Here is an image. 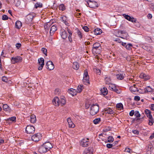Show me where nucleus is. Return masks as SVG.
Segmentation results:
<instances>
[{"label": "nucleus", "mask_w": 154, "mask_h": 154, "mask_svg": "<svg viewBox=\"0 0 154 154\" xmlns=\"http://www.w3.org/2000/svg\"><path fill=\"white\" fill-rule=\"evenodd\" d=\"M67 121L68 123L69 127L70 128H74L75 127V125L72 122L70 118H68L67 119Z\"/></svg>", "instance_id": "obj_24"}, {"label": "nucleus", "mask_w": 154, "mask_h": 154, "mask_svg": "<svg viewBox=\"0 0 154 154\" xmlns=\"http://www.w3.org/2000/svg\"><path fill=\"white\" fill-rule=\"evenodd\" d=\"M66 104V101L64 99H61L59 100V105L61 104V106L64 105Z\"/></svg>", "instance_id": "obj_40"}, {"label": "nucleus", "mask_w": 154, "mask_h": 154, "mask_svg": "<svg viewBox=\"0 0 154 154\" xmlns=\"http://www.w3.org/2000/svg\"><path fill=\"white\" fill-rule=\"evenodd\" d=\"M88 4L87 6L91 8H95L98 7L97 3L94 1H91L90 0H85Z\"/></svg>", "instance_id": "obj_3"}, {"label": "nucleus", "mask_w": 154, "mask_h": 154, "mask_svg": "<svg viewBox=\"0 0 154 154\" xmlns=\"http://www.w3.org/2000/svg\"><path fill=\"white\" fill-rule=\"evenodd\" d=\"M34 14L33 13H30L27 15L26 18L25 22L26 23L31 22L34 17Z\"/></svg>", "instance_id": "obj_6"}, {"label": "nucleus", "mask_w": 154, "mask_h": 154, "mask_svg": "<svg viewBox=\"0 0 154 154\" xmlns=\"http://www.w3.org/2000/svg\"><path fill=\"white\" fill-rule=\"evenodd\" d=\"M82 28L85 32H88L89 31V29L87 26H84L82 27Z\"/></svg>", "instance_id": "obj_54"}, {"label": "nucleus", "mask_w": 154, "mask_h": 154, "mask_svg": "<svg viewBox=\"0 0 154 154\" xmlns=\"http://www.w3.org/2000/svg\"><path fill=\"white\" fill-rule=\"evenodd\" d=\"M2 80L5 82H7L8 81L7 77L5 76H3L2 78Z\"/></svg>", "instance_id": "obj_49"}, {"label": "nucleus", "mask_w": 154, "mask_h": 154, "mask_svg": "<svg viewBox=\"0 0 154 154\" xmlns=\"http://www.w3.org/2000/svg\"><path fill=\"white\" fill-rule=\"evenodd\" d=\"M61 31V32L60 34V35L61 37L63 39H65L67 37V33L66 31L64 29L62 30Z\"/></svg>", "instance_id": "obj_16"}, {"label": "nucleus", "mask_w": 154, "mask_h": 154, "mask_svg": "<svg viewBox=\"0 0 154 154\" xmlns=\"http://www.w3.org/2000/svg\"><path fill=\"white\" fill-rule=\"evenodd\" d=\"M90 109V114L92 116L94 115L98 112L99 107L97 104H93L91 106Z\"/></svg>", "instance_id": "obj_1"}, {"label": "nucleus", "mask_w": 154, "mask_h": 154, "mask_svg": "<svg viewBox=\"0 0 154 154\" xmlns=\"http://www.w3.org/2000/svg\"><path fill=\"white\" fill-rule=\"evenodd\" d=\"M53 104L55 106H58L59 105V100L58 98L57 97H55L52 100Z\"/></svg>", "instance_id": "obj_14"}, {"label": "nucleus", "mask_w": 154, "mask_h": 154, "mask_svg": "<svg viewBox=\"0 0 154 154\" xmlns=\"http://www.w3.org/2000/svg\"><path fill=\"white\" fill-rule=\"evenodd\" d=\"M140 97L138 96H135L134 97V100L135 101H137L140 100Z\"/></svg>", "instance_id": "obj_53"}, {"label": "nucleus", "mask_w": 154, "mask_h": 154, "mask_svg": "<svg viewBox=\"0 0 154 154\" xmlns=\"http://www.w3.org/2000/svg\"><path fill=\"white\" fill-rule=\"evenodd\" d=\"M3 108L5 111H7L8 112H10L11 110L10 107L6 104L3 105Z\"/></svg>", "instance_id": "obj_26"}, {"label": "nucleus", "mask_w": 154, "mask_h": 154, "mask_svg": "<svg viewBox=\"0 0 154 154\" xmlns=\"http://www.w3.org/2000/svg\"><path fill=\"white\" fill-rule=\"evenodd\" d=\"M100 91L101 94L103 95H106L107 94L108 91L107 88H102Z\"/></svg>", "instance_id": "obj_32"}, {"label": "nucleus", "mask_w": 154, "mask_h": 154, "mask_svg": "<svg viewBox=\"0 0 154 154\" xmlns=\"http://www.w3.org/2000/svg\"><path fill=\"white\" fill-rule=\"evenodd\" d=\"M132 46V44L129 43L127 44L125 48L127 49L130 50L131 49Z\"/></svg>", "instance_id": "obj_36"}, {"label": "nucleus", "mask_w": 154, "mask_h": 154, "mask_svg": "<svg viewBox=\"0 0 154 154\" xmlns=\"http://www.w3.org/2000/svg\"><path fill=\"white\" fill-rule=\"evenodd\" d=\"M125 19L131 21L133 23H136L137 20L136 19L134 18L133 17H131L128 15L123 14L122 15Z\"/></svg>", "instance_id": "obj_9"}, {"label": "nucleus", "mask_w": 154, "mask_h": 154, "mask_svg": "<svg viewBox=\"0 0 154 154\" xmlns=\"http://www.w3.org/2000/svg\"><path fill=\"white\" fill-rule=\"evenodd\" d=\"M68 91L72 96L76 95L77 93L76 90L73 88L69 89Z\"/></svg>", "instance_id": "obj_17"}, {"label": "nucleus", "mask_w": 154, "mask_h": 154, "mask_svg": "<svg viewBox=\"0 0 154 154\" xmlns=\"http://www.w3.org/2000/svg\"><path fill=\"white\" fill-rule=\"evenodd\" d=\"M151 108L152 110L154 111V104H151Z\"/></svg>", "instance_id": "obj_64"}, {"label": "nucleus", "mask_w": 154, "mask_h": 154, "mask_svg": "<svg viewBox=\"0 0 154 154\" xmlns=\"http://www.w3.org/2000/svg\"><path fill=\"white\" fill-rule=\"evenodd\" d=\"M140 77L141 78L143 79L147 80L150 79V77L148 75H147L146 74L142 73H141L140 75Z\"/></svg>", "instance_id": "obj_22"}, {"label": "nucleus", "mask_w": 154, "mask_h": 154, "mask_svg": "<svg viewBox=\"0 0 154 154\" xmlns=\"http://www.w3.org/2000/svg\"><path fill=\"white\" fill-rule=\"evenodd\" d=\"M41 51L43 53H44L45 55L46 56H47V50L46 48H42Z\"/></svg>", "instance_id": "obj_47"}, {"label": "nucleus", "mask_w": 154, "mask_h": 154, "mask_svg": "<svg viewBox=\"0 0 154 154\" xmlns=\"http://www.w3.org/2000/svg\"><path fill=\"white\" fill-rule=\"evenodd\" d=\"M149 124L150 125H153L154 122V119L153 118L149 119Z\"/></svg>", "instance_id": "obj_42"}, {"label": "nucleus", "mask_w": 154, "mask_h": 154, "mask_svg": "<svg viewBox=\"0 0 154 154\" xmlns=\"http://www.w3.org/2000/svg\"><path fill=\"white\" fill-rule=\"evenodd\" d=\"M62 19L63 22L65 23V24L67 25V24H68L67 22V20H66V16L63 17H62Z\"/></svg>", "instance_id": "obj_48"}, {"label": "nucleus", "mask_w": 154, "mask_h": 154, "mask_svg": "<svg viewBox=\"0 0 154 154\" xmlns=\"http://www.w3.org/2000/svg\"><path fill=\"white\" fill-rule=\"evenodd\" d=\"M35 6L36 8H37L38 7L41 8L42 6V4L40 3H37L35 4Z\"/></svg>", "instance_id": "obj_41"}, {"label": "nucleus", "mask_w": 154, "mask_h": 154, "mask_svg": "<svg viewBox=\"0 0 154 154\" xmlns=\"http://www.w3.org/2000/svg\"><path fill=\"white\" fill-rule=\"evenodd\" d=\"M67 31L69 34V35H72V33L70 29H68Z\"/></svg>", "instance_id": "obj_61"}, {"label": "nucleus", "mask_w": 154, "mask_h": 154, "mask_svg": "<svg viewBox=\"0 0 154 154\" xmlns=\"http://www.w3.org/2000/svg\"><path fill=\"white\" fill-rule=\"evenodd\" d=\"M39 151L41 153H45L48 151L47 149L43 145H42L38 149Z\"/></svg>", "instance_id": "obj_23"}, {"label": "nucleus", "mask_w": 154, "mask_h": 154, "mask_svg": "<svg viewBox=\"0 0 154 154\" xmlns=\"http://www.w3.org/2000/svg\"><path fill=\"white\" fill-rule=\"evenodd\" d=\"M35 131V128L33 126L30 125H28L26 129V131L28 134H32Z\"/></svg>", "instance_id": "obj_4"}, {"label": "nucleus", "mask_w": 154, "mask_h": 154, "mask_svg": "<svg viewBox=\"0 0 154 154\" xmlns=\"http://www.w3.org/2000/svg\"><path fill=\"white\" fill-rule=\"evenodd\" d=\"M154 138V132L153 133H152L149 137V138L150 139H152Z\"/></svg>", "instance_id": "obj_62"}, {"label": "nucleus", "mask_w": 154, "mask_h": 154, "mask_svg": "<svg viewBox=\"0 0 154 154\" xmlns=\"http://www.w3.org/2000/svg\"><path fill=\"white\" fill-rule=\"evenodd\" d=\"M92 150V147H88L87 149L84 150L83 154H93Z\"/></svg>", "instance_id": "obj_19"}, {"label": "nucleus", "mask_w": 154, "mask_h": 154, "mask_svg": "<svg viewBox=\"0 0 154 154\" xmlns=\"http://www.w3.org/2000/svg\"><path fill=\"white\" fill-rule=\"evenodd\" d=\"M79 64L78 62H74L73 63L72 67L74 69L77 70L79 69Z\"/></svg>", "instance_id": "obj_27"}, {"label": "nucleus", "mask_w": 154, "mask_h": 154, "mask_svg": "<svg viewBox=\"0 0 154 154\" xmlns=\"http://www.w3.org/2000/svg\"><path fill=\"white\" fill-rule=\"evenodd\" d=\"M82 87L83 86L81 85H80L78 86L76 90L77 93H80L82 91L83 89Z\"/></svg>", "instance_id": "obj_37"}, {"label": "nucleus", "mask_w": 154, "mask_h": 154, "mask_svg": "<svg viewBox=\"0 0 154 154\" xmlns=\"http://www.w3.org/2000/svg\"><path fill=\"white\" fill-rule=\"evenodd\" d=\"M135 116L137 117H139L140 116V114L139 112L137 111H136L135 112Z\"/></svg>", "instance_id": "obj_52"}, {"label": "nucleus", "mask_w": 154, "mask_h": 154, "mask_svg": "<svg viewBox=\"0 0 154 154\" xmlns=\"http://www.w3.org/2000/svg\"><path fill=\"white\" fill-rule=\"evenodd\" d=\"M77 33L79 37L80 38V39L82 38V33L80 31L77 29Z\"/></svg>", "instance_id": "obj_45"}, {"label": "nucleus", "mask_w": 154, "mask_h": 154, "mask_svg": "<svg viewBox=\"0 0 154 154\" xmlns=\"http://www.w3.org/2000/svg\"><path fill=\"white\" fill-rule=\"evenodd\" d=\"M21 57L20 56H17L15 57H12L11 59V62L12 63L14 64L16 63L21 62Z\"/></svg>", "instance_id": "obj_11"}, {"label": "nucleus", "mask_w": 154, "mask_h": 154, "mask_svg": "<svg viewBox=\"0 0 154 154\" xmlns=\"http://www.w3.org/2000/svg\"><path fill=\"white\" fill-rule=\"evenodd\" d=\"M106 84L109 85L111 83V79L109 76L106 77L105 78Z\"/></svg>", "instance_id": "obj_31"}, {"label": "nucleus", "mask_w": 154, "mask_h": 154, "mask_svg": "<svg viewBox=\"0 0 154 154\" xmlns=\"http://www.w3.org/2000/svg\"><path fill=\"white\" fill-rule=\"evenodd\" d=\"M144 91L145 92H151L153 91V89L150 86H149L144 89Z\"/></svg>", "instance_id": "obj_34"}, {"label": "nucleus", "mask_w": 154, "mask_h": 154, "mask_svg": "<svg viewBox=\"0 0 154 154\" xmlns=\"http://www.w3.org/2000/svg\"><path fill=\"white\" fill-rule=\"evenodd\" d=\"M133 133L135 134H139V131L137 130H134L132 131Z\"/></svg>", "instance_id": "obj_57"}, {"label": "nucleus", "mask_w": 154, "mask_h": 154, "mask_svg": "<svg viewBox=\"0 0 154 154\" xmlns=\"http://www.w3.org/2000/svg\"><path fill=\"white\" fill-rule=\"evenodd\" d=\"M21 46V44L20 43H18L16 44V47L19 49Z\"/></svg>", "instance_id": "obj_56"}, {"label": "nucleus", "mask_w": 154, "mask_h": 154, "mask_svg": "<svg viewBox=\"0 0 154 154\" xmlns=\"http://www.w3.org/2000/svg\"><path fill=\"white\" fill-rule=\"evenodd\" d=\"M57 26L56 25H53L51 27L50 31V33L51 35H52L54 32L57 30Z\"/></svg>", "instance_id": "obj_13"}, {"label": "nucleus", "mask_w": 154, "mask_h": 154, "mask_svg": "<svg viewBox=\"0 0 154 154\" xmlns=\"http://www.w3.org/2000/svg\"><path fill=\"white\" fill-rule=\"evenodd\" d=\"M119 33H121V34H126V38H127L128 36V35L127 33L125 31H120L119 32Z\"/></svg>", "instance_id": "obj_44"}, {"label": "nucleus", "mask_w": 154, "mask_h": 154, "mask_svg": "<svg viewBox=\"0 0 154 154\" xmlns=\"http://www.w3.org/2000/svg\"><path fill=\"white\" fill-rule=\"evenodd\" d=\"M68 39L70 42L71 43L72 42V35H69Z\"/></svg>", "instance_id": "obj_58"}, {"label": "nucleus", "mask_w": 154, "mask_h": 154, "mask_svg": "<svg viewBox=\"0 0 154 154\" xmlns=\"http://www.w3.org/2000/svg\"><path fill=\"white\" fill-rule=\"evenodd\" d=\"M89 76L88 75V72L87 71L85 70L84 77L83 79V81L85 84L86 85L87 84H89Z\"/></svg>", "instance_id": "obj_5"}, {"label": "nucleus", "mask_w": 154, "mask_h": 154, "mask_svg": "<svg viewBox=\"0 0 154 154\" xmlns=\"http://www.w3.org/2000/svg\"><path fill=\"white\" fill-rule=\"evenodd\" d=\"M88 138L83 139L80 142V145L83 147H86L89 146L90 143Z\"/></svg>", "instance_id": "obj_7"}, {"label": "nucleus", "mask_w": 154, "mask_h": 154, "mask_svg": "<svg viewBox=\"0 0 154 154\" xmlns=\"http://www.w3.org/2000/svg\"><path fill=\"white\" fill-rule=\"evenodd\" d=\"M8 18V16L6 15H4L2 16V19L3 20H7Z\"/></svg>", "instance_id": "obj_51"}, {"label": "nucleus", "mask_w": 154, "mask_h": 154, "mask_svg": "<svg viewBox=\"0 0 154 154\" xmlns=\"http://www.w3.org/2000/svg\"><path fill=\"white\" fill-rule=\"evenodd\" d=\"M51 25V23L49 22L45 23L44 25V27L45 31L48 32L50 26Z\"/></svg>", "instance_id": "obj_18"}, {"label": "nucleus", "mask_w": 154, "mask_h": 154, "mask_svg": "<svg viewBox=\"0 0 154 154\" xmlns=\"http://www.w3.org/2000/svg\"><path fill=\"white\" fill-rule=\"evenodd\" d=\"M94 34L96 35H100L102 33V30L98 28H96L94 29Z\"/></svg>", "instance_id": "obj_28"}, {"label": "nucleus", "mask_w": 154, "mask_h": 154, "mask_svg": "<svg viewBox=\"0 0 154 154\" xmlns=\"http://www.w3.org/2000/svg\"><path fill=\"white\" fill-rule=\"evenodd\" d=\"M125 74L119 73L116 75V77L118 80H122L124 78Z\"/></svg>", "instance_id": "obj_29"}, {"label": "nucleus", "mask_w": 154, "mask_h": 154, "mask_svg": "<svg viewBox=\"0 0 154 154\" xmlns=\"http://www.w3.org/2000/svg\"><path fill=\"white\" fill-rule=\"evenodd\" d=\"M100 121V118H98L95 119L93 121V123L95 124H97L99 123Z\"/></svg>", "instance_id": "obj_39"}, {"label": "nucleus", "mask_w": 154, "mask_h": 154, "mask_svg": "<svg viewBox=\"0 0 154 154\" xmlns=\"http://www.w3.org/2000/svg\"><path fill=\"white\" fill-rule=\"evenodd\" d=\"M59 9L62 11H64L65 9V7L63 4H60L59 6Z\"/></svg>", "instance_id": "obj_46"}, {"label": "nucleus", "mask_w": 154, "mask_h": 154, "mask_svg": "<svg viewBox=\"0 0 154 154\" xmlns=\"http://www.w3.org/2000/svg\"><path fill=\"white\" fill-rule=\"evenodd\" d=\"M109 88L110 90L113 91L118 94L120 93V91L117 89L115 86L113 85L109 86Z\"/></svg>", "instance_id": "obj_21"}, {"label": "nucleus", "mask_w": 154, "mask_h": 154, "mask_svg": "<svg viewBox=\"0 0 154 154\" xmlns=\"http://www.w3.org/2000/svg\"><path fill=\"white\" fill-rule=\"evenodd\" d=\"M16 118L15 117L13 116L10 118L8 119H7V120L8 121H11L14 122H16Z\"/></svg>", "instance_id": "obj_43"}, {"label": "nucleus", "mask_w": 154, "mask_h": 154, "mask_svg": "<svg viewBox=\"0 0 154 154\" xmlns=\"http://www.w3.org/2000/svg\"><path fill=\"white\" fill-rule=\"evenodd\" d=\"M41 137V134L39 133H37L35 134L32 137V139L35 141H38L40 140Z\"/></svg>", "instance_id": "obj_10"}, {"label": "nucleus", "mask_w": 154, "mask_h": 154, "mask_svg": "<svg viewBox=\"0 0 154 154\" xmlns=\"http://www.w3.org/2000/svg\"><path fill=\"white\" fill-rule=\"evenodd\" d=\"M114 138L112 136H109L107 138V142L109 143H112L114 141Z\"/></svg>", "instance_id": "obj_38"}, {"label": "nucleus", "mask_w": 154, "mask_h": 154, "mask_svg": "<svg viewBox=\"0 0 154 154\" xmlns=\"http://www.w3.org/2000/svg\"><path fill=\"white\" fill-rule=\"evenodd\" d=\"M106 146L108 148H112V149H114V148H112V147L113 146L112 144L107 143L106 144Z\"/></svg>", "instance_id": "obj_50"}, {"label": "nucleus", "mask_w": 154, "mask_h": 154, "mask_svg": "<svg viewBox=\"0 0 154 154\" xmlns=\"http://www.w3.org/2000/svg\"><path fill=\"white\" fill-rule=\"evenodd\" d=\"M116 107L117 108L119 109V110H120L123 109V108L122 104L120 103L117 104L116 105Z\"/></svg>", "instance_id": "obj_35"}, {"label": "nucleus", "mask_w": 154, "mask_h": 154, "mask_svg": "<svg viewBox=\"0 0 154 154\" xmlns=\"http://www.w3.org/2000/svg\"><path fill=\"white\" fill-rule=\"evenodd\" d=\"M135 85H134L133 86H131L129 88L130 90L133 94H134L135 92H137L138 91V89L135 87Z\"/></svg>", "instance_id": "obj_20"}, {"label": "nucleus", "mask_w": 154, "mask_h": 154, "mask_svg": "<svg viewBox=\"0 0 154 154\" xmlns=\"http://www.w3.org/2000/svg\"><path fill=\"white\" fill-rule=\"evenodd\" d=\"M38 62L40 65L38 67V69L39 70H42L44 65V60L43 58H41L38 59Z\"/></svg>", "instance_id": "obj_8"}, {"label": "nucleus", "mask_w": 154, "mask_h": 154, "mask_svg": "<svg viewBox=\"0 0 154 154\" xmlns=\"http://www.w3.org/2000/svg\"><path fill=\"white\" fill-rule=\"evenodd\" d=\"M43 145L48 151L50 149L52 148L51 144L49 142H45Z\"/></svg>", "instance_id": "obj_15"}, {"label": "nucleus", "mask_w": 154, "mask_h": 154, "mask_svg": "<svg viewBox=\"0 0 154 154\" xmlns=\"http://www.w3.org/2000/svg\"><path fill=\"white\" fill-rule=\"evenodd\" d=\"M134 114V110H132L130 112L129 115L131 116H132Z\"/></svg>", "instance_id": "obj_59"}, {"label": "nucleus", "mask_w": 154, "mask_h": 154, "mask_svg": "<svg viewBox=\"0 0 154 154\" xmlns=\"http://www.w3.org/2000/svg\"><path fill=\"white\" fill-rule=\"evenodd\" d=\"M46 65L47 66V68L50 70L53 69L54 66L52 62L51 61H48L46 63Z\"/></svg>", "instance_id": "obj_12"}, {"label": "nucleus", "mask_w": 154, "mask_h": 154, "mask_svg": "<svg viewBox=\"0 0 154 154\" xmlns=\"http://www.w3.org/2000/svg\"><path fill=\"white\" fill-rule=\"evenodd\" d=\"M101 47L100 44L98 42H96L93 44L92 49V52L97 54L99 53L100 52V49Z\"/></svg>", "instance_id": "obj_2"}, {"label": "nucleus", "mask_w": 154, "mask_h": 154, "mask_svg": "<svg viewBox=\"0 0 154 154\" xmlns=\"http://www.w3.org/2000/svg\"><path fill=\"white\" fill-rule=\"evenodd\" d=\"M145 113L146 114V115H148L149 114L151 113L150 111L148 109H146L144 111Z\"/></svg>", "instance_id": "obj_55"}, {"label": "nucleus", "mask_w": 154, "mask_h": 154, "mask_svg": "<svg viewBox=\"0 0 154 154\" xmlns=\"http://www.w3.org/2000/svg\"><path fill=\"white\" fill-rule=\"evenodd\" d=\"M15 27L16 28L19 29L22 26V23L19 21H17L15 23Z\"/></svg>", "instance_id": "obj_33"}, {"label": "nucleus", "mask_w": 154, "mask_h": 154, "mask_svg": "<svg viewBox=\"0 0 154 154\" xmlns=\"http://www.w3.org/2000/svg\"><path fill=\"white\" fill-rule=\"evenodd\" d=\"M104 110L106 113L112 114L114 112L113 110L107 107L104 109Z\"/></svg>", "instance_id": "obj_25"}, {"label": "nucleus", "mask_w": 154, "mask_h": 154, "mask_svg": "<svg viewBox=\"0 0 154 154\" xmlns=\"http://www.w3.org/2000/svg\"><path fill=\"white\" fill-rule=\"evenodd\" d=\"M118 141H114L112 143L113 146H116V145H117L118 143Z\"/></svg>", "instance_id": "obj_60"}, {"label": "nucleus", "mask_w": 154, "mask_h": 154, "mask_svg": "<svg viewBox=\"0 0 154 154\" xmlns=\"http://www.w3.org/2000/svg\"><path fill=\"white\" fill-rule=\"evenodd\" d=\"M147 17L149 19H151L152 17V15L150 14L147 15Z\"/></svg>", "instance_id": "obj_63"}, {"label": "nucleus", "mask_w": 154, "mask_h": 154, "mask_svg": "<svg viewBox=\"0 0 154 154\" xmlns=\"http://www.w3.org/2000/svg\"><path fill=\"white\" fill-rule=\"evenodd\" d=\"M36 121L35 116L34 115H32L30 116V122L32 123H35Z\"/></svg>", "instance_id": "obj_30"}]
</instances>
